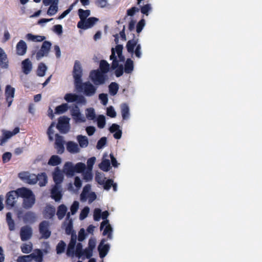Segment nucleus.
<instances>
[{"label":"nucleus","mask_w":262,"mask_h":262,"mask_svg":"<svg viewBox=\"0 0 262 262\" xmlns=\"http://www.w3.org/2000/svg\"><path fill=\"white\" fill-rule=\"evenodd\" d=\"M26 37L27 40L34 42H41L46 39V37L44 36L35 35L31 33H28L26 35Z\"/></svg>","instance_id":"obj_32"},{"label":"nucleus","mask_w":262,"mask_h":262,"mask_svg":"<svg viewBox=\"0 0 262 262\" xmlns=\"http://www.w3.org/2000/svg\"><path fill=\"white\" fill-rule=\"evenodd\" d=\"M69 108V105L67 103H62L57 106L55 110V113L57 114H61L66 112Z\"/></svg>","instance_id":"obj_42"},{"label":"nucleus","mask_w":262,"mask_h":262,"mask_svg":"<svg viewBox=\"0 0 262 262\" xmlns=\"http://www.w3.org/2000/svg\"><path fill=\"white\" fill-rule=\"evenodd\" d=\"M2 136L0 137V145H3L8 139L19 132V128L15 127L12 132L2 130Z\"/></svg>","instance_id":"obj_9"},{"label":"nucleus","mask_w":262,"mask_h":262,"mask_svg":"<svg viewBox=\"0 0 262 262\" xmlns=\"http://www.w3.org/2000/svg\"><path fill=\"white\" fill-rule=\"evenodd\" d=\"M32 63L29 58L25 59L21 62V68L23 73L29 74L32 70Z\"/></svg>","instance_id":"obj_23"},{"label":"nucleus","mask_w":262,"mask_h":262,"mask_svg":"<svg viewBox=\"0 0 262 262\" xmlns=\"http://www.w3.org/2000/svg\"><path fill=\"white\" fill-rule=\"evenodd\" d=\"M52 43L49 41H44L40 50L36 53L37 60H40L43 56H47L50 51Z\"/></svg>","instance_id":"obj_6"},{"label":"nucleus","mask_w":262,"mask_h":262,"mask_svg":"<svg viewBox=\"0 0 262 262\" xmlns=\"http://www.w3.org/2000/svg\"><path fill=\"white\" fill-rule=\"evenodd\" d=\"M18 196H19L18 189L15 191H11L7 193L6 200V205L7 208L10 209L14 206L16 202V198Z\"/></svg>","instance_id":"obj_8"},{"label":"nucleus","mask_w":262,"mask_h":262,"mask_svg":"<svg viewBox=\"0 0 262 262\" xmlns=\"http://www.w3.org/2000/svg\"><path fill=\"white\" fill-rule=\"evenodd\" d=\"M76 97V94L67 93L65 95L64 99L68 102H74L75 101Z\"/></svg>","instance_id":"obj_50"},{"label":"nucleus","mask_w":262,"mask_h":262,"mask_svg":"<svg viewBox=\"0 0 262 262\" xmlns=\"http://www.w3.org/2000/svg\"><path fill=\"white\" fill-rule=\"evenodd\" d=\"M15 89L10 85L6 87L5 96L6 101L8 103V107H10L13 102L14 96Z\"/></svg>","instance_id":"obj_17"},{"label":"nucleus","mask_w":262,"mask_h":262,"mask_svg":"<svg viewBox=\"0 0 262 262\" xmlns=\"http://www.w3.org/2000/svg\"><path fill=\"white\" fill-rule=\"evenodd\" d=\"M82 245L81 243H78L76 247L75 255L78 258L81 257L83 255Z\"/></svg>","instance_id":"obj_51"},{"label":"nucleus","mask_w":262,"mask_h":262,"mask_svg":"<svg viewBox=\"0 0 262 262\" xmlns=\"http://www.w3.org/2000/svg\"><path fill=\"white\" fill-rule=\"evenodd\" d=\"M6 221L8 224L9 229L10 231H13L15 229V223L14 220L12 218V214L11 212H7L6 213Z\"/></svg>","instance_id":"obj_39"},{"label":"nucleus","mask_w":262,"mask_h":262,"mask_svg":"<svg viewBox=\"0 0 262 262\" xmlns=\"http://www.w3.org/2000/svg\"><path fill=\"white\" fill-rule=\"evenodd\" d=\"M83 179L86 182L90 181L93 179L92 173L91 172V171H90V170H87L85 172L84 171L83 172Z\"/></svg>","instance_id":"obj_55"},{"label":"nucleus","mask_w":262,"mask_h":262,"mask_svg":"<svg viewBox=\"0 0 262 262\" xmlns=\"http://www.w3.org/2000/svg\"><path fill=\"white\" fill-rule=\"evenodd\" d=\"M53 178L55 185H59L63 181V176L58 167L55 168L53 174Z\"/></svg>","instance_id":"obj_22"},{"label":"nucleus","mask_w":262,"mask_h":262,"mask_svg":"<svg viewBox=\"0 0 262 262\" xmlns=\"http://www.w3.org/2000/svg\"><path fill=\"white\" fill-rule=\"evenodd\" d=\"M139 11V9L136 7H133L130 9H129L127 10L126 12V16H133L136 12H138Z\"/></svg>","instance_id":"obj_63"},{"label":"nucleus","mask_w":262,"mask_h":262,"mask_svg":"<svg viewBox=\"0 0 262 262\" xmlns=\"http://www.w3.org/2000/svg\"><path fill=\"white\" fill-rule=\"evenodd\" d=\"M82 70L80 62L76 60L74 63L73 76L74 78L75 85L82 81Z\"/></svg>","instance_id":"obj_7"},{"label":"nucleus","mask_w":262,"mask_h":262,"mask_svg":"<svg viewBox=\"0 0 262 262\" xmlns=\"http://www.w3.org/2000/svg\"><path fill=\"white\" fill-rule=\"evenodd\" d=\"M99 99L103 105H106L108 102L107 95L104 93H101L99 95Z\"/></svg>","instance_id":"obj_57"},{"label":"nucleus","mask_w":262,"mask_h":262,"mask_svg":"<svg viewBox=\"0 0 262 262\" xmlns=\"http://www.w3.org/2000/svg\"><path fill=\"white\" fill-rule=\"evenodd\" d=\"M75 86L77 91L83 92L85 96L88 97L93 96L97 90V88L89 81L85 82L81 81Z\"/></svg>","instance_id":"obj_2"},{"label":"nucleus","mask_w":262,"mask_h":262,"mask_svg":"<svg viewBox=\"0 0 262 262\" xmlns=\"http://www.w3.org/2000/svg\"><path fill=\"white\" fill-rule=\"evenodd\" d=\"M69 121L70 118L66 116L58 118L56 127L61 133L66 134L69 132L70 128Z\"/></svg>","instance_id":"obj_4"},{"label":"nucleus","mask_w":262,"mask_h":262,"mask_svg":"<svg viewBox=\"0 0 262 262\" xmlns=\"http://www.w3.org/2000/svg\"><path fill=\"white\" fill-rule=\"evenodd\" d=\"M29 255L31 261L34 260L36 262H42L43 260V253L40 249H35L34 252Z\"/></svg>","instance_id":"obj_25"},{"label":"nucleus","mask_w":262,"mask_h":262,"mask_svg":"<svg viewBox=\"0 0 262 262\" xmlns=\"http://www.w3.org/2000/svg\"><path fill=\"white\" fill-rule=\"evenodd\" d=\"M47 69V68L44 63H39L37 69V75L39 77L43 76L45 74Z\"/></svg>","instance_id":"obj_44"},{"label":"nucleus","mask_w":262,"mask_h":262,"mask_svg":"<svg viewBox=\"0 0 262 262\" xmlns=\"http://www.w3.org/2000/svg\"><path fill=\"white\" fill-rule=\"evenodd\" d=\"M97 126L99 128H103L105 125V118L103 115H99L97 118Z\"/></svg>","instance_id":"obj_49"},{"label":"nucleus","mask_w":262,"mask_h":262,"mask_svg":"<svg viewBox=\"0 0 262 262\" xmlns=\"http://www.w3.org/2000/svg\"><path fill=\"white\" fill-rule=\"evenodd\" d=\"M23 214V213L21 211H19L17 213V217L18 218L22 217L25 223L32 224L35 222L36 216L34 212L32 211H28L22 216Z\"/></svg>","instance_id":"obj_10"},{"label":"nucleus","mask_w":262,"mask_h":262,"mask_svg":"<svg viewBox=\"0 0 262 262\" xmlns=\"http://www.w3.org/2000/svg\"><path fill=\"white\" fill-rule=\"evenodd\" d=\"M58 0H55L53 3H51L50 5V7L47 11L48 15L50 16H53L55 15L57 12L58 10Z\"/></svg>","instance_id":"obj_30"},{"label":"nucleus","mask_w":262,"mask_h":262,"mask_svg":"<svg viewBox=\"0 0 262 262\" xmlns=\"http://www.w3.org/2000/svg\"><path fill=\"white\" fill-rule=\"evenodd\" d=\"M18 195L24 199L23 206L25 209L31 208L35 203V198L33 192L29 189L22 187L18 189Z\"/></svg>","instance_id":"obj_1"},{"label":"nucleus","mask_w":262,"mask_h":262,"mask_svg":"<svg viewBox=\"0 0 262 262\" xmlns=\"http://www.w3.org/2000/svg\"><path fill=\"white\" fill-rule=\"evenodd\" d=\"M134 70L133 61L130 58H127L124 64V72L125 73L130 74Z\"/></svg>","instance_id":"obj_36"},{"label":"nucleus","mask_w":262,"mask_h":262,"mask_svg":"<svg viewBox=\"0 0 262 262\" xmlns=\"http://www.w3.org/2000/svg\"><path fill=\"white\" fill-rule=\"evenodd\" d=\"M77 237L75 234L72 235L71 239L68 245L67 254L68 255H73L74 253V248L76 243Z\"/></svg>","instance_id":"obj_26"},{"label":"nucleus","mask_w":262,"mask_h":262,"mask_svg":"<svg viewBox=\"0 0 262 262\" xmlns=\"http://www.w3.org/2000/svg\"><path fill=\"white\" fill-rule=\"evenodd\" d=\"M104 227L105 228L102 233L103 235H107V238L111 239L112 238L113 230L108 220H104L101 222L100 227V230H102Z\"/></svg>","instance_id":"obj_15"},{"label":"nucleus","mask_w":262,"mask_h":262,"mask_svg":"<svg viewBox=\"0 0 262 262\" xmlns=\"http://www.w3.org/2000/svg\"><path fill=\"white\" fill-rule=\"evenodd\" d=\"M99 71L106 74L110 70V66L109 63L105 60H101L99 63Z\"/></svg>","instance_id":"obj_34"},{"label":"nucleus","mask_w":262,"mask_h":262,"mask_svg":"<svg viewBox=\"0 0 262 262\" xmlns=\"http://www.w3.org/2000/svg\"><path fill=\"white\" fill-rule=\"evenodd\" d=\"M21 251L23 253L28 254L30 253L32 250V245L31 244H24L20 247Z\"/></svg>","instance_id":"obj_48"},{"label":"nucleus","mask_w":262,"mask_h":262,"mask_svg":"<svg viewBox=\"0 0 262 262\" xmlns=\"http://www.w3.org/2000/svg\"><path fill=\"white\" fill-rule=\"evenodd\" d=\"M79 208V203L77 201H74L71 206L70 210L71 214L74 215L77 212Z\"/></svg>","instance_id":"obj_61"},{"label":"nucleus","mask_w":262,"mask_h":262,"mask_svg":"<svg viewBox=\"0 0 262 262\" xmlns=\"http://www.w3.org/2000/svg\"><path fill=\"white\" fill-rule=\"evenodd\" d=\"M64 141L63 137L58 134L55 135V148L58 154H62L64 151Z\"/></svg>","instance_id":"obj_14"},{"label":"nucleus","mask_w":262,"mask_h":262,"mask_svg":"<svg viewBox=\"0 0 262 262\" xmlns=\"http://www.w3.org/2000/svg\"><path fill=\"white\" fill-rule=\"evenodd\" d=\"M96 161V158L95 157H92L89 158L87 161V166L89 170L90 171L92 170L93 166L95 164Z\"/></svg>","instance_id":"obj_60"},{"label":"nucleus","mask_w":262,"mask_h":262,"mask_svg":"<svg viewBox=\"0 0 262 262\" xmlns=\"http://www.w3.org/2000/svg\"><path fill=\"white\" fill-rule=\"evenodd\" d=\"M109 94L111 96L116 95L119 89V85L116 82H112L108 86Z\"/></svg>","instance_id":"obj_33"},{"label":"nucleus","mask_w":262,"mask_h":262,"mask_svg":"<svg viewBox=\"0 0 262 262\" xmlns=\"http://www.w3.org/2000/svg\"><path fill=\"white\" fill-rule=\"evenodd\" d=\"M17 262H31L29 255L19 256L17 259Z\"/></svg>","instance_id":"obj_64"},{"label":"nucleus","mask_w":262,"mask_h":262,"mask_svg":"<svg viewBox=\"0 0 262 262\" xmlns=\"http://www.w3.org/2000/svg\"><path fill=\"white\" fill-rule=\"evenodd\" d=\"M64 173L69 176H73L75 174L74 165L72 162H66L63 167Z\"/></svg>","instance_id":"obj_28"},{"label":"nucleus","mask_w":262,"mask_h":262,"mask_svg":"<svg viewBox=\"0 0 262 262\" xmlns=\"http://www.w3.org/2000/svg\"><path fill=\"white\" fill-rule=\"evenodd\" d=\"M27 46L23 40H20L17 43L16 46V54L19 56L25 55L27 52Z\"/></svg>","instance_id":"obj_19"},{"label":"nucleus","mask_w":262,"mask_h":262,"mask_svg":"<svg viewBox=\"0 0 262 262\" xmlns=\"http://www.w3.org/2000/svg\"><path fill=\"white\" fill-rule=\"evenodd\" d=\"M77 140L80 147L85 148L88 146L89 141L86 136L78 135L77 136Z\"/></svg>","instance_id":"obj_37"},{"label":"nucleus","mask_w":262,"mask_h":262,"mask_svg":"<svg viewBox=\"0 0 262 262\" xmlns=\"http://www.w3.org/2000/svg\"><path fill=\"white\" fill-rule=\"evenodd\" d=\"M67 149L70 153H78L80 151L78 145L73 141H68L67 143Z\"/></svg>","instance_id":"obj_29"},{"label":"nucleus","mask_w":262,"mask_h":262,"mask_svg":"<svg viewBox=\"0 0 262 262\" xmlns=\"http://www.w3.org/2000/svg\"><path fill=\"white\" fill-rule=\"evenodd\" d=\"M121 114L122 118L124 120L127 119L129 117V107L126 104H123L121 107Z\"/></svg>","instance_id":"obj_45"},{"label":"nucleus","mask_w":262,"mask_h":262,"mask_svg":"<svg viewBox=\"0 0 262 262\" xmlns=\"http://www.w3.org/2000/svg\"><path fill=\"white\" fill-rule=\"evenodd\" d=\"M98 21L99 19L95 17H89L83 21H78L77 27L81 29L86 30L92 28Z\"/></svg>","instance_id":"obj_5"},{"label":"nucleus","mask_w":262,"mask_h":262,"mask_svg":"<svg viewBox=\"0 0 262 262\" xmlns=\"http://www.w3.org/2000/svg\"><path fill=\"white\" fill-rule=\"evenodd\" d=\"M113 180L112 179H108L106 181L104 180V184L102 185L103 186V188L104 189L106 190H108L113 185Z\"/></svg>","instance_id":"obj_62"},{"label":"nucleus","mask_w":262,"mask_h":262,"mask_svg":"<svg viewBox=\"0 0 262 262\" xmlns=\"http://www.w3.org/2000/svg\"><path fill=\"white\" fill-rule=\"evenodd\" d=\"M61 159L56 155H53L51 157L49 161L48 165L51 166H57L60 164L61 163Z\"/></svg>","instance_id":"obj_41"},{"label":"nucleus","mask_w":262,"mask_h":262,"mask_svg":"<svg viewBox=\"0 0 262 262\" xmlns=\"http://www.w3.org/2000/svg\"><path fill=\"white\" fill-rule=\"evenodd\" d=\"M90 78L96 86L104 84L108 79L107 75L99 71V69L92 70L90 73Z\"/></svg>","instance_id":"obj_3"},{"label":"nucleus","mask_w":262,"mask_h":262,"mask_svg":"<svg viewBox=\"0 0 262 262\" xmlns=\"http://www.w3.org/2000/svg\"><path fill=\"white\" fill-rule=\"evenodd\" d=\"M37 182L40 186H44L47 183V176L45 172L40 173L37 175Z\"/></svg>","instance_id":"obj_40"},{"label":"nucleus","mask_w":262,"mask_h":262,"mask_svg":"<svg viewBox=\"0 0 262 262\" xmlns=\"http://www.w3.org/2000/svg\"><path fill=\"white\" fill-rule=\"evenodd\" d=\"M66 247V243L63 241H60L56 246V250L57 254H60L63 253L64 252Z\"/></svg>","instance_id":"obj_46"},{"label":"nucleus","mask_w":262,"mask_h":262,"mask_svg":"<svg viewBox=\"0 0 262 262\" xmlns=\"http://www.w3.org/2000/svg\"><path fill=\"white\" fill-rule=\"evenodd\" d=\"M78 14L80 19V21H83L90 15L91 11L90 10H84L82 9H79L78 10Z\"/></svg>","instance_id":"obj_38"},{"label":"nucleus","mask_w":262,"mask_h":262,"mask_svg":"<svg viewBox=\"0 0 262 262\" xmlns=\"http://www.w3.org/2000/svg\"><path fill=\"white\" fill-rule=\"evenodd\" d=\"M106 114L111 118H115L116 116V113L113 106H111L107 108Z\"/></svg>","instance_id":"obj_58"},{"label":"nucleus","mask_w":262,"mask_h":262,"mask_svg":"<svg viewBox=\"0 0 262 262\" xmlns=\"http://www.w3.org/2000/svg\"><path fill=\"white\" fill-rule=\"evenodd\" d=\"M49 223L47 221H42L39 225V230L42 237L47 239L51 235V231L49 229Z\"/></svg>","instance_id":"obj_11"},{"label":"nucleus","mask_w":262,"mask_h":262,"mask_svg":"<svg viewBox=\"0 0 262 262\" xmlns=\"http://www.w3.org/2000/svg\"><path fill=\"white\" fill-rule=\"evenodd\" d=\"M67 208L64 204L60 205L57 208L56 215L59 220H62L66 214Z\"/></svg>","instance_id":"obj_31"},{"label":"nucleus","mask_w":262,"mask_h":262,"mask_svg":"<svg viewBox=\"0 0 262 262\" xmlns=\"http://www.w3.org/2000/svg\"><path fill=\"white\" fill-rule=\"evenodd\" d=\"M9 61L7 55L4 50L0 47V67L3 69L8 68Z\"/></svg>","instance_id":"obj_24"},{"label":"nucleus","mask_w":262,"mask_h":262,"mask_svg":"<svg viewBox=\"0 0 262 262\" xmlns=\"http://www.w3.org/2000/svg\"><path fill=\"white\" fill-rule=\"evenodd\" d=\"M32 234V231L31 227L29 226H24L21 228L20 231V236L22 241H26L29 239Z\"/></svg>","instance_id":"obj_18"},{"label":"nucleus","mask_w":262,"mask_h":262,"mask_svg":"<svg viewBox=\"0 0 262 262\" xmlns=\"http://www.w3.org/2000/svg\"><path fill=\"white\" fill-rule=\"evenodd\" d=\"M60 185H55L51 191V196L56 202L59 201L62 198L61 191L60 189Z\"/></svg>","instance_id":"obj_20"},{"label":"nucleus","mask_w":262,"mask_h":262,"mask_svg":"<svg viewBox=\"0 0 262 262\" xmlns=\"http://www.w3.org/2000/svg\"><path fill=\"white\" fill-rule=\"evenodd\" d=\"M107 139L106 137H103L99 139L97 143L96 148L98 149L102 148L106 144Z\"/></svg>","instance_id":"obj_53"},{"label":"nucleus","mask_w":262,"mask_h":262,"mask_svg":"<svg viewBox=\"0 0 262 262\" xmlns=\"http://www.w3.org/2000/svg\"><path fill=\"white\" fill-rule=\"evenodd\" d=\"M18 176L21 179L26 180L30 184H35L37 182V175L35 174L21 172L18 174Z\"/></svg>","instance_id":"obj_16"},{"label":"nucleus","mask_w":262,"mask_h":262,"mask_svg":"<svg viewBox=\"0 0 262 262\" xmlns=\"http://www.w3.org/2000/svg\"><path fill=\"white\" fill-rule=\"evenodd\" d=\"M90 211V209L88 207H85L81 211L79 215V219L81 220H83L85 219Z\"/></svg>","instance_id":"obj_54"},{"label":"nucleus","mask_w":262,"mask_h":262,"mask_svg":"<svg viewBox=\"0 0 262 262\" xmlns=\"http://www.w3.org/2000/svg\"><path fill=\"white\" fill-rule=\"evenodd\" d=\"M138 42V39L129 40L126 43V49L128 53L133 54L134 52V48H136Z\"/></svg>","instance_id":"obj_35"},{"label":"nucleus","mask_w":262,"mask_h":262,"mask_svg":"<svg viewBox=\"0 0 262 262\" xmlns=\"http://www.w3.org/2000/svg\"><path fill=\"white\" fill-rule=\"evenodd\" d=\"M106 242V239L103 238L101 239L98 247V250L99 253V256L100 258L104 257L109 251L110 246L108 244H105V242Z\"/></svg>","instance_id":"obj_13"},{"label":"nucleus","mask_w":262,"mask_h":262,"mask_svg":"<svg viewBox=\"0 0 262 262\" xmlns=\"http://www.w3.org/2000/svg\"><path fill=\"white\" fill-rule=\"evenodd\" d=\"M86 116L90 120H93L95 118V111L93 108H89L86 110Z\"/></svg>","instance_id":"obj_52"},{"label":"nucleus","mask_w":262,"mask_h":262,"mask_svg":"<svg viewBox=\"0 0 262 262\" xmlns=\"http://www.w3.org/2000/svg\"><path fill=\"white\" fill-rule=\"evenodd\" d=\"M75 172V173H81L86 169L85 164L82 162H79L74 165Z\"/></svg>","instance_id":"obj_47"},{"label":"nucleus","mask_w":262,"mask_h":262,"mask_svg":"<svg viewBox=\"0 0 262 262\" xmlns=\"http://www.w3.org/2000/svg\"><path fill=\"white\" fill-rule=\"evenodd\" d=\"M55 208L52 205H47L43 211V216L46 219H51L55 214Z\"/></svg>","instance_id":"obj_21"},{"label":"nucleus","mask_w":262,"mask_h":262,"mask_svg":"<svg viewBox=\"0 0 262 262\" xmlns=\"http://www.w3.org/2000/svg\"><path fill=\"white\" fill-rule=\"evenodd\" d=\"M100 168L104 171H108L110 169V162L109 160H103L99 164Z\"/></svg>","instance_id":"obj_43"},{"label":"nucleus","mask_w":262,"mask_h":262,"mask_svg":"<svg viewBox=\"0 0 262 262\" xmlns=\"http://www.w3.org/2000/svg\"><path fill=\"white\" fill-rule=\"evenodd\" d=\"M65 231L67 234L70 235L71 234H73L72 233L74 231L73 230V224L72 221L71 220L69 221V223L66 227Z\"/></svg>","instance_id":"obj_59"},{"label":"nucleus","mask_w":262,"mask_h":262,"mask_svg":"<svg viewBox=\"0 0 262 262\" xmlns=\"http://www.w3.org/2000/svg\"><path fill=\"white\" fill-rule=\"evenodd\" d=\"M71 116L76 123L84 122L85 121V117L81 114L79 108L75 105L71 111Z\"/></svg>","instance_id":"obj_12"},{"label":"nucleus","mask_w":262,"mask_h":262,"mask_svg":"<svg viewBox=\"0 0 262 262\" xmlns=\"http://www.w3.org/2000/svg\"><path fill=\"white\" fill-rule=\"evenodd\" d=\"M145 23L144 19H141L137 24L136 31L138 33H140L145 26Z\"/></svg>","instance_id":"obj_56"},{"label":"nucleus","mask_w":262,"mask_h":262,"mask_svg":"<svg viewBox=\"0 0 262 262\" xmlns=\"http://www.w3.org/2000/svg\"><path fill=\"white\" fill-rule=\"evenodd\" d=\"M119 128V125L115 123L113 124L109 128L111 133H115L113 136L116 139H120L122 136V130Z\"/></svg>","instance_id":"obj_27"}]
</instances>
